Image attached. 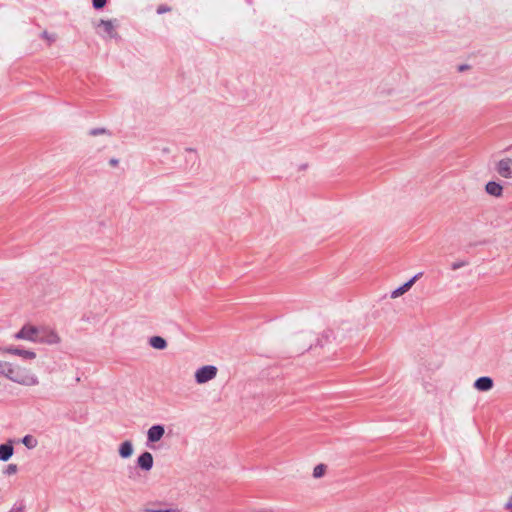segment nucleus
Masks as SVG:
<instances>
[{
	"mask_svg": "<svg viewBox=\"0 0 512 512\" xmlns=\"http://www.w3.org/2000/svg\"><path fill=\"white\" fill-rule=\"evenodd\" d=\"M165 429L162 425H153L147 431V439L149 442L155 443L162 439Z\"/></svg>",
	"mask_w": 512,
	"mask_h": 512,
	"instance_id": "6",
	"label": "nucleus"
},
{
	"mask_svg": "<svg viewBox=\"0 0 512 512\" xmlns=\"http://www.w3.org/2000/svg\"><path fill=\"white\" fill-rule=\"evenodd\" d=\"M493 380L490 377H480L474 382V387L478 391L486 392L493 388Z\"/></svg>",
	"mask_w": 512,
	"mask_h": 512,
	"instance_id": "8",
	"label": "nucleus"
},
{
	"mask_svg": "<svg viewBox=\"0 0 512 512\" xmlns=\"http://www.w3.org/2000/svg\"><path fill=\"white\" fill-rule=\"evenodd\" d=\"M486 191L490 195L500 196L502 193V186L496 182L491 181L486 184Z\"/></svg>",
	"mask_w": 512,
	"mask_h": 512,
	"instance_id": "13",
	"label": "nucleus"
},
{
	"mask_svg": "<svg viewBox=\"0 0 512 512\" xmlns=\"http://www.w3.org/2000/svg\"><path fill=\"white\" fill-rule=\"evenodd\" d=\"M459 70L463 71V70H465V67L464 66H460Z\"/></svg>",
	"mask_w": 512,
	"mask_h": 512,
	"instance_id": "25",
	"label": "nucleus"
},
{
	"mask_svg": "<svg viewBox=\"0 0 512 512\" xmlns=\"http://www.w3.org/2000/svg\"><path fill=\"white\" fill-rule=\"evenodd\" d=\"M498 173L505 178H512V159L505 158L499 161L497 165Z\"/></svg>",
	"mask_w": 512,
	"mask_h": 512,
	"instance_id": "7",
	"label": "nucleus"
},
{
	"mask_svg": "<svg viewBox=\"0 0 512 512\" xmlns=\"http://www.w3.org/2000/svg\"><path fill=\"white\" fill-rule=\"evenodd\" d=\"M1 353L3 355H11L18 356L24 361L34 360L36 358V353L31 350L21 349L17 347H6L1 349Z\"/></svg>",
	"mask_w": 512,
	"mask_h": 512,
	"instance_id": "3",
	"label": "nucleus"
},
{
	"mask_svg": "<svg viewBox=\"0 0 512 512\" xmlns=\"http://www.w3.org/2000/svg\"><path fill=\"white\" fill-rule=\"evenodd\" d=\"M149 343L153 348L159 350L165 349L167 347L166 340L160 336L151 337Z\"/></svg>",
	"mask_w": 512,
	"mask_h": 512,
	"instance_id": "14",
	"label": "nucleus"
},
{
	"mask_svg": "<svg viewBox=\"0 0 512 512\" xmlns=\"http://www.w3.org/2000/svg\"><path fill=\"white\" fill-rule=\"evenodd\" d=\"M169 10H170L169 8H167V7H165V6H162V5H161V6H159V7L157 8V12H158L159 14H162V13L167 12V11H169Z\"/></svg>",
	"mask_w": 512,
	"mask_h": 512,
	"instance_id": "21",
	"label": "nucleus"
},
{
	"mask_svg": "<svg viewBox=\"0 0 512 512\" xmlns=\"http://www.w3.org/2000/svg\"><path fill=\"white\" fill-rule=\"evenodd\" d=\"M507 507L512 509V496L510 497L508 503H507Z\"/></svg>",
	"mask_w": 512,
	"mask_h": 512,
	"instance_id": "23",
	"label": "nucleus"
},
{
	"mask_svg": "<svg viewBox=\"0 0 512 512\" xmlns=\"http://www.w3.org/2000/svg\"><path fill=\"white\" fill-rule=\"evenodd\" d=\"M417 277H418L417 275L414 276L408 282L404 283L402 286H400L399 288L395 289L391 293V298L395 299V298L403 295L404 293H406L413 286V284L415 283Z\"/></svg>",
	"mask_w": 512,
	"mask_h": 512,
	"instance_id": "10",
	"label": "nucleus"
},
{
	"mask_svg": "<svg viewBox=\"0 0 512 512\" xmlns=\"http://www.w3.org/2000/svg\"><path fill=\"white\" fill-rule=\"evenodd\" d=\"M133 454V445L130 441H124L119 447V455L122 458H129Z\"/></svg>",
	"mask_w": 512,
	"mask_h": 512,
	"instance_id": "11",
	"label": "nucleus"
},
{
	"mask_svg": "<svg viewBox=\"0 0 512 512\" xmlns=\"http://www.w3.org/2000/svg\"><path fill=\"white\" fill-rule=\"evenodd\" d=\"M43 36L51 43L55 40V35L49 36L47 32L43 33Z\"/></svg>",
	"mask_w": 512,
	"mask_h": 512,
	"instance_id": "22",
	"label": "nucleus"
},
{
	"mask_svg": "<svg viewBox=\"0 0 512 512\" xmlns=\"http://www.w3.org/2000/svg\"><path fill=\"white\" fill-rule=\"evenodd\" d=\"M327 466L325 464H318L313 469V477L321 478L326 474Z\"/></svg>",
	"mask_w": 512,
	"mask_h": 512,
	"instance_id": "16",
	"label": "nucleus"
},
{
	"mask_svg": "<svg viewBox=\"0 0 512 512\" xmlns=\"http://www.w3.org/2000/svg\"><path fill=\"white\" fill-rule=\"evenodd\" d=\"M147 512H181V510L177 507H165V508H158L156 505H152L150 507L146 508Z\"/></svg>",
	"mask_w": 512,
	"mask_h": 512,
	"instance_id": "15",
	"label": "nucleus"
},
{
	"mask_svg": "<svg viewBox=\"0 0 512 512\" xmlns=\"http://www.w3.org/2000/svg\"><path fill=\"white\" fill-rule=\"evenodd\" d=\"M37 342L43 344H58L60 342V336L52 329L41 327L38 328Z\"/></svg>",
	"mask_w": 512,
	"mask_h": 512,
	"instance_id": "1",
	"label": "nucleus"
},
{
	"mask_svg": "<svg viewBox=\"0 0 512 512\" xmlns=\"http://www.w3.org/2000/svg\"><path fill=\"white\" fill-rule=\"evenodd\" d=\"M106 5V0H93V7L95 9H101Z\"/></svg>",
	"mask_w": 512,
	"mask_h": 512,
	"instance_id": "18",
	"label": "nucleus"
},
{
	"mask_svg": "<svg viewBox=\"0 0 512 512\" xmlns=\"http://www.w3.org/2000/svg\"><path fill=\"white\" fill-rule=\"evenodd\" d=\"M16 471H17V466L15 464H10L6 470L7 474H14Z\"/></svg>",
	"mask_w": 512,
	"mask_h": 512,
	"instance_id": "20",
	"label": "nucleus"
},
{
	"mask_svg": "<svg viewBox=\"0 0 512 512\" xmlns=\"http://www.w3.org/2000/svg\"><path fill=\"white\" fill-rule=\"evenodd\" d=\"M217 372V367L213 365L203 366L195 372V380L198 384H204L214 379L217 375Z\"/></svg>",
	"mask_w": 512,
	"mask_h": 512,
	"instance_id": "2",
	"label": "nucleus"
},
{
	"mask_svg": "<svg viewBox=\"0 0 512 512\" xmlns=\"http://www.w3.org/2000/svg\"><path fill=\"white\" fill-rule=\"evenodd\" d=\"M137 463L139 467L143 470L149 471L153 466V456L150 452L142 453L138 459Z\"/></svg>",
	"mask_w": 512,
	"mask_h": 512,
	"instance_id": "9",
	"label": "nucleus"
},
{
	"mask_svg": "<svg viewBox=\"0 0 512 512\" xmlns=\"http://www.w3.org/2000/svg\"><path fill=\"white\" fill-rule=\"evenodd\" d=\"M117 26V20H100L96 24V29L99 34L107 35L110 38L116 35L115 28Z\"/></svg>",
	"mask_w": 512,
	"mask_h": 512,
	"instance_id": "4",
	"label": "nucleus"
},
{
	"mask_svg": "<svg viewBox=\"0 0 512 512\" xmlns=\"http://www.w3.org/2000/svg\"><path fill=\"white\" fill-rule=\"evenodd\" d=\"M23 444L28 447V448H34L36 446V440L30 436V435H27L23 438L22 440Z\"/></svg>",
	"mask_w": 512,
	"mask_h": 512,
	"instance_id": "17",
	"label": "nucleus"
},
{
	"mask_svg": "<svg viewBox=\"0 0 512 512\" xmlns=\"http://www.w3.org/2000/svg\"><path fill=\"white\" fill-rule=\"evenodd\" d=\"M117 163H118V161L116 159H112L110 161V164L113 165V166L116 165Z\"/></svg>",
	"mask_w": 512,
	"mask_h": 512,
	"instance_id": "24",
	"label": "nucleus"
},
{
	"mask_svg": "<svg viewBox=\"0 0 512 512\" xmlns=\"http://www.w3.org/2000/svg\"><path fill=\"white\" fill-rule=\"evenodd\" d=\"M13 446L11 444L0 445V460L7 461L13 455Z\"/></svg>",
	"mask_w": 512,
	"mask_h": 512,
	"instance_id": "12",
	"label": "nucleus"
},
{
	"mask_svg": "<svg viewBox=\"0 0 512 512\" xmlns=\"http://www.w3.org/2000/svg\"><path fill=\"white\" fill-rule=\"evenodd\" d=\"M38 328L32 325H25L16 334L17 339H24L32 342H37Z\"/></svg>",
	"mask_w": 512,
	"mask_h": 512,
	"instance_id": "5",
	"label": "nucleus"
},
{
	"mask_svg": "<svg viewBox=\"0 0 512 512\" xmlns=\"http://www.w3.org/2000/svg\"><path fill=\"white\" fill-rule=\"evenodd\" d=\"M105 133H106V130L103 129V128L93 129V130L90 131V134L93 135V136H97V135L105 134Z\"/></svg>",
	"mask_w": 512,
	"mask_h": 512,
	"instance_id": "19",
	"label": "nucleus"
}]
</instances>
